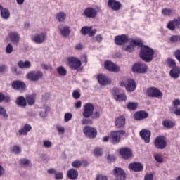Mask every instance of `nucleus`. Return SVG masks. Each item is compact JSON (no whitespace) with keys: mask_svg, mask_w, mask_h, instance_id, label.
<instances>
[{"mask_svg":"<svg viewBox=\"0 0 180 180\" xmlns=\"http://www.w3.org/2000/svg\"><path fill=\"white\" fill-rule=\"evenodd\" d=\"M56 70L58 74L61 75V77H65V75H67V70H65V68H64L63 66L58 67Z\"/></svg>","mask_w":180,"mask_h":180,"instance_id":"38","label":"nucleus"},{"mask_svg":"<svg viewBox=\"0 0 180 180\" xmlns=\"http://www.w3.org/2000/svg\"><path fill=\"white\" fill-rule=\"evenodd\" d=\"M25 99L30 106H33L36 102V98L33 95L26 96Z\"/></svg>","mask_w":180,"mask_h":180,"instance_id":"35","label":"nucleus"},{"mask_svg":"<svg viewBox=\"0 0 180 180\" xmlns=\"http://www.w3.org/2000/svg\"><path fill=\"white\" fill-rule=\"evenodd\" d=\"M167 27L169 29V30H175V29H176L175 20L169 21V22L167 23Z\"/></svg>","mask_w":180,"mask_h":180,"instance_id":"40","label":"nucleus"},{"mask_svg":"<svg viewBox=\"0 0 180 180\" xmlns=\"http://www.w3.org/2000/svg\"><path fill=\"white\" fill-rule=\"evenodd\" d=\"M16 103L18 106H22V108L27 105L26 103V98H25L23 96L18 97L16 100Z\"/></svg>","mask_w":180,"mask_h":180,"instance_id":"36","label":"nucleus"},{"mask_svg":"<svg viewBox=\"0 0 180 180\" xmlns=\"http://www.w3.org/2000/svg\"><path fill=\"white\" fill-rule=\"evenodd\" d=\"M82 165V161L81 160H75L72 162V167H73V168H80Z\"/></svg>","mask_w":180,"mask_h":180,"instance_id":"46","label":"nucleus"},{"mask_svg":"<svg viewBox=\"0 0 180 180\" xmlns=\"http://www.w3.org/2000/svg\"><path fill=\"white\" fill-rule=\"evenodd\" d=\"M114 98L115 101L118 102H124L126 101V99H127V97L126 96V94H115L114 93Z\"/></svg>","mask_w":180,"mask_h":180,"instance_id":"33","label":"nucleus"},{"mask_svg":"<svg viewBox=\"0 0 180 180\" xmlns=\"http://www.w3.org/2000/svg\"><path fill=\"white\" fill-rule=\"evenodd\" d=\"M139 136L145 141V143H148L151 141V131L147 129H142L139 132Z\"/></svg>","mask_w":180,"mask_h":180,"instance_id":"12","label":"nucleus"},{"mask_svg":"<svg viewBox=\"0 0 180 180\" xmlns=\"http://www.w3.org/2000/svg\"><path fill=\"white\" fill-rule=\"evenodd\" d=\"M146 94L149 98H158V99L162 98V92L156 87L147 89Z\"/></svg>","mask_w":180,"mask_h":180,"instance_id":"8","label":"nucleus"},{"mask_svg":"<svg viewBox=\"0 0 180 180\" xmlns=\"http://www.w3.org/2000/svg\"><path fill=\"white\" fill-rule=\"evenodd\" d=\"M94 110H95V106L91 103H86L83 107L82 116L84 117L82 120V124H92V120L89 119L94 115Z\"/></svg>","mask_w":180,"mask_h":180,"instance_id":"2","label":"nucleus"},{"mask_svg":"<svg viewBox=\"0 0 180 180\" xmlns=\"http://www.w3.org/2000/svg\"><path fill=\"white\" fill-rule=\"evenodd\" d=\"M20 167H24V168L30 167V160H29L27 159H21V160H20Z\"/></svg>","mask_w":180,"mask_h":180,"instance_id":"39","label":"nucleus"},{"mask_svg":"<svg viewBox=\"0 0 180 180\" xmlns=\"http://www.w3.org/2000/svg\"><path fill=\"white\" fill-rule=\"evenodd\" d=\"M83 133L87 139H95L98 136V130L91 126H84Z\"/></svg>","mask_w":180,"mask_h":180,"instance_id":"6","label":"nucleus"},{"mask_svg":"<svg viewBox=\"0 0 180 180\" xmlns=\"http://www.w3.org/2000/svg\"><path fill=\"white\" fill-rule=\"evenodd\" d=\"M80 32L83 36H86V34H89V37H92L94 34H96V29L92 30V27L84 26L82 27Z\"/></svg>","mask_w":180,"mask_h":180,"instance_id":"16","label":"nucleus"},{"mask_svg":"<svg viewBox=\"0 0 180 180\" xmlns=\"http://www.w3.org/2000/svg\"><path fill=\"white\" fill-rule=\"evenodd\" d=\"M68 63L69 64V67L70 70H78L81 65H82V63L81 60L78 59L77 57H70L68 58Z\"/></svg>","mask_w":180,"mask_h":180,"instance_id":"7","label":"nucleus"},{"mask_svg":"<svg viewBox=\"0 0 180 180\" xmlns=\"http://www.w3.org/2000/svg\"><path fill=\"white\" fill-rule=\"evenodd\" d=\"M129 36L126 34L117 35L115 38V43L117 46H123L126 43H129Z\"/></svg>","mask_w":180,"mask_h":180,"instance_id":"10","label":"nucleus"},{"mask_svg":"<svg viewBox=\"0 0 180 180\" xmlns=\"http://www.w3.org/2000/svg\"><path fill=\"white\" fill-rule=\"evenodd\" d=\"M75 50H82L84 49V45L82 43L76 44L75 47Z\"/></svg>","mask_w":180,"mask_h":180,"instance_id":"63","label":"nucleus"},{"mask_svg":"<svg viewBox=\"0 0 180 180\" xmlns=\"http://www.w3.org/2000/svg\"><path fill=\"white\" fill-rule=\"evenodd\" d=\"M134 117L135 120H144V119L148 117V112L143 110L137 111L134 114Z\"/></svg>","mask_w":180,"mask_h":180,"instance_id":"24","label":"nucleus"},{"mask_svg":"<svg viewBox=\"0 0 180 180\" xmlns=\"http://www.w3.org/2000/svg\"><path fill=\"white\" fill-rule=\"evenodd\" d=\"M58 30L63 37H68L70 33H71V30L68 26L61 27V25H60Z\"/></svg>","mask_w":180,"mask_h":180,"instance_id":"28","label":"nucleus"},{"mask_svg":"<svg viewBox=\"0 0 180 180\" xmlns=\"http://www.w3.org/2000/svg\"><path fill=\"white\" fill-rule=\"evenodd\" d=\"M9 37L12 43L18 44L20 40V35L16 32H13L9 34Z\"/></svg>","mask_w":180,"mask_h":180,"instance_id":"30","label":"nucleus"},{"mask_svg":"<svg viewBox=\"0 0 180 180\" xmlns=\"http://www.w3.org/2000/svg\"><path fill=\"white\" fill-rule=\"evenodd\" d=\"M154 145L158 150H164L167 147V141L164 136H158L155 139Z\"/></svg>","mask_w":180,"mask_h":180,"instance_id":"9","label":"nucleus"},{"mask_svg":"<svg viewBox=\"0 0 180 180\" xmlns=\"http://www.w3.org/2000/svg\"><path fill=\"white\" fill-rule=\"evenodd\" d=\"M137 106H139L137 103H129L127 108L129 109V110H136L137 109Z\"/></svg>","mask_w":180,"mask_h":180,"instance_id":"44","label":"nucleus"},{"mask_svg":"<svg viewBox=\"0 0 180 180\" xmlns=\"http://www.w3.org/2000/svg\"><path fill=\"white\" fill-rule=\"evenodd\" d=\"M143 40L141 39H129V46H132V47H134L136 46H138V47H141L143 46Z\"/></svg>","mask_w":180,"mask_h":180,"instance_id":"32","label":"nucleus"},{"mask_svg":"<svg viewBox=\"0 0 180 180\" xmlns=\"http://www.w3.org/2000/svg\"><path fill=\"white\" fill-rule=\"evenodd\" d=\"M63 178H64L63 172H58V173L56 172L55 174V179H56V180H61V179H63Z\"/></svg>","mask_w":180,"mask_h":180,"instance_id":"53","label":"nucleus"},{"mask_svg":"<svg viewBox=\"0 0 180 180\" xmlns=\"http://www.w3.org/2000/svg\"><path fill=\"white\" fill-rule=\"evenodd\" d=\"M65 122H70V120H71V119H72V114L70 113V112H66L65 114Z\"/></svg>","mask_w":180,"mask_h":180,"instance_id":"54","label":"nucleus"},{"mask_svg":"<svg viewBox=\"0 0 180 180\" xmlns=\"http://www.w3.org/2000/svg\"><path fill=\"white\" fill-rule=\"evenodd\" d=\"M0 115L6 117V119L8 117V114H6V110H5V108L2 106H0Z\"/></svg>","mask_w":180,"mask_h":180,"instance_id":"52","label":"nucleus"},{"mask_svg":"<svg viewBox=\"0 0 180 180\" xmlns=\"http://www.w3.org/2000/svg\"><path fill=\"white\" fill-rule=\"evenodd\" d=\"M154 158L157 161V162H159V163H161L164 161V158H162V155L160 154L155 155Z\"/></svg>","mask_w":180,"mask_h":180,"instance_id":"49","label":"nucleus"},{"mask_svg":"<svg viewBox=\"0 0 180 180\" xmlns=\"http://www.w3.org/2000/svg\"><path fill=\"white\" fill-rule=\"evenodd\" d=\"M129 169L134 172H141L144 169V165L140 162H134L129 165Z\"/></svg>","mask_w":180,"mask_h":180,"instance_id":"17","label":"nucleus"},{"mask_svg":"<svg viewBox=\"0 0 180 180\" xmlns=\"http://www.w3.org/2000/svg\"><path fill=\"white\" fill-rule=\"evenodd\" d=\"M126 125V117L123 115L115 118V126L116 129H123Z\"/></svg>","mask_w":180,"mask_h":180,"instance_id":"18","label":"nucleus"},{"mask_svg":"<svg viewBox=\"0 0 180 180\" xmlns=\"http://www.w3.org/2000/svg\"><path fill=\"white\" fill-rule=\"evenodd\" d=\"M1 16L3 19L8 20L11 18V12L8 8H4L2 5L0 4Z\"/></svg>","mask_w":180,"mask_h":180,"instance_id":"29","label":"nucleus"},{"mask_svg":"<svg viewBox=\"0 0 180 180\" xmlns=\"http://www.w3.org/2000/svg\"><path fill=\"white\" fill-rule=\"evenodd\" d=\"M94 154L95 157H101L102 154H103V150L101 148H96L94 149Z\"/></svg>","mask_w":180,"mask_h":180,"instance_id":"41","label":"nucleus"},{"mask_svg":"<svg viewBox=\"0 0 180 180\" xmlns=\"http://www.w3.org/2000/svg\"><path fill=\"white\" fill-rule=\"evenodd\" d=\"M78 175V171L74 168L70 169L67 172V177L70 180L77 179Z\"/></svg>","mask_w":180,"mask_h":180,"instance_id":"26","label":"nucleus"},{"mask_svg":"<svg viewBox=\"0 0 180 180\" xmlns=\"http://www.w3.org/2000/svg\"><path fill=\"white\" fill-rule=\"evenodd\" d=\"M120 154L124 160H129V158L133 157V152H131V150L127 147L122 148L120 150Z\"/></svg>","mask_w":180,"mask_h":180,"instance_id":"14","label":"nucleus"},{"mask_svg":"<svg viewBox=\"0 0 180 180\" xmlns=\"http://www.w3.org/2000/svg\"><path fill=\"white\" fill-rule=\"evenodd\" d=\"M43 72L40 70H32L26 75L27 79H29L32 82H37L40 79H43Z\"/></svg>","mask_w":180,"mask_h":180,"instance_id":"4","label":"nucleus"},{"mask_svg":"<svg viewBox=\"0 0 180 180\" xmlns=\"http://www.w3.org/2000/svg\"><path fill=\"white\" fill-rule=\"evenodd\" d=\"M108 6L110 9H112V11H120V8H122V4L120 1H117L116 0H108Z\"/></svg>","mask_w":180,"mask_h":180,"instance_id":"19","label":"nucleus"},{"mask_svg":"<svg viewBox=\"0 0 180 180\" xmlns=\"http://www.w3.org/2000/svg\"><path fill=\"white\" fill-rule=\"evenodd\" d=\"M101 116V114L99 113V112L96 111L94 113L93 112L92 115L91 116V117L92 119H98V117Z\"/></svg>","mask_w":180,"mask_h":180,"instance_id":"59","label":"nucleus"},{"mask_svg":"<svg viewBox=\"0 0 180 180\" xmlns=\"http://www.w3.org/2000/svg\"><path fill=\"white\" fill-rule=\"evenodd\" d=\"M46 36L47 34L46 32H41V34H36L33 37V41L37 44H41V43H44Z\"/></svg>","mask_w":180,"mask_h":180,"instance_id":"22","label":"nucleus"},{"mask_svg":"<svg viewBox=\"0 0 180 180\" xmlns=\"http://www.w3.org/2000/svg\"><path fill=\"white\" fill-rule=\"evenodd\" d=\"M11 86L13 89L25 91L26 89V84L20 80H15L12 82Z\"/></svg>","mask_w":180,"mask_h":180,"instance_id":"20","label":"nucleus"},{"mask_svg":"<svg viewBox=\"0 0 180 180\" xmlns=\"http://www.w3.org/2000/svg\"><path fill=\"white\" fill-rule=\"evenodd\" d=\"M97 80L98 81V83L100 84V85H109V84H111V82L109 79V77H108V76H105L103 74L98 75Z\"/></svg>","mask_w":180,"mask_h":180,"instance_id":"23","label":"nucleus"},{"mask_svg":"<svg viewBox=\"0 0 180 180\" xmlns=\"http://www.w3.org/2000/svg\"><path fill=\"white\" fill-rule=\"evenodd\" d=\"M13 153H15V154H19V153H20V151H22V150L20 149V147H19L18 146H14L13 147Z\"/></svg>","mask_w":180,"mask_h":180,"instance_id":"58","label":"nucleus"},{"mask_svg":"<svg viewBox=\"0 0 180 180\" xmlns=\"http://www.w3.org/2000/svg\"><path fill=\"white\" fill-rule=\"evenodd\" d=\"M18 66L19 68H21V70H25V68L29 69L32 67V63L29 60H25V62L23 60H20L18 63Z\"/></svg>","mask_w":180,"mask_h":180,"instance_id":"31","label":"nucleus"},{"mask_svg":"<svg viewBox=\"0 0 180 180\" xmlns=\"http://www.w3.org/2000/svg\"><path fill=\"white\" fill-rule=\"evenodd\" d=\"M72 97L74 98V99H79V98H81V94L79 93V91L75 90L72 92Z\"/></svg>","mask_w":180,"mask_h":180,"instance_id":"51","label":"nucleus"},{"mask_svg":"<svg viewBox=\"0 0 180 180\" xmlns=\"http://www.w3.org/2000/svg\"><path fill=\"white\" fill-rule=\"evenodd\" d=\"M115 178H120V180H126V173L120 167H115L113 170Z\"/></svg>","mask_w":180,"mask_h":180,"instance_id":"21","label":"nucleus"},{"mask_svg":"<svg viewBox=\"0 0 180 180\" xmlns=\"http://www.w3.org/2000/svg\"><path fill=\"white\" fill-rule=\"evenodd\" d=\"M174 56L177 60V61L180 63V50L179 49H177L174 51Z\"/></svg>","mask_w":180,"mask_h":180,"instance_id":"57","label":"nucleus"},{"mask_svg":"<svg viewBox=\"0 0 180 180\" xmlns=\"http://www.w3.org/2000/svg\"><path fill=\"white\" fill-rule=\"evenodd\" d=\"M173 105H174V108H178V106H180V100L174 99L173 101Z\"/></svg>","mask_w":180,"mask_h":180,"instance_id":"60","label":"nucleus"},{"mask_svg":"<svg viewBox=\"0 0 180 180\" xmlns=\"http://www.w3.org/2000/svg\"><path fill=\"white\" fill-rule=\"evenodd\" d=\"M174 23L176 24V27L180 29V18L174 19Z\"/></svg>","mask_w":180,"mask_h":180,"instance_id":"64","label":"nucleus"},{"mask_svg":"<svg viewBox=\"0 0 180 180\" xmlns=\"http://www.w3.org/2000/svg\"><path fill=\"white\" fill-rule=\"evenodd\" d=\"M51 146H53V143H51V141L49 140L44 141V147H45V148H50Z\"/></svg>","mask_w":180,"mask_h":180,"instance_id":"55","label":"nucleus"},{"mask_svg":"<svg viewBox=\"0 0 180 180\" xmlns=\"http://www.w3.org/2000/svg\"><path fill=\"white\" fill-rule=\"evenodd\" d=\"M104 68L110 72H119L120 70L119 67L110 60H107L104 63Z\"/></svg>","mask_w":180,"mask_h":180,"instance_id":"11","label":"nucleus"},{"mask_svg":"<svg viewBox=\"0 0 180 180\" xmlns=\"http://www.w3.org/2000/svg\"><path fill=\"white\" fill-rule=\"evenodd\" d=\"M56 129L60 134H64V133H65V129L64 128V127L56 125Z\"/></svg>","mask_w":180,"mask_h":180,"instance_id":"56","label":"nucleus"},{"mask_svg":"<svg viewBox=\"0 0 180 180\" xmlns=\"http://www.w3.org/2000/svg\"><path fill=\"white\" fill-rule=\"evenodd\" d=\"M162 126H164L166 129H172V127L175 126V123L171 120H165L162 121Z\"/></svg>","mask_w":180,"mask_h":180,"instance_id":"34","label":"nucleus"},{"mask_svg":"<svg viewBox=\"0 0 180 180\" xmlns=\"http://www.w3.org/2000/svg\"><path fill=\"white\" fill-rule=\"evenodd\" d=\"M122 50H124V51H127L128 53H133V51H134V47L133 46L128 45L122 46Z\"/></svg>","mask_w":180,"mask_h":180,"instance_id":"48","label":"nucleus"},{"mask_svg":"<svg viewBox=\"0 0 180 180\" xmlns=\"http://www.w3.org/2000/svg\"><path fill=\"white\" fill-rule=\"evenodd\" d=\"M67 18V14L64 12H59L56 15V19L58 22H65V19Z\"/></svg>","mask_w":180,"mask_h":180,"instance_id":"37","label":"nucleus"},{"mask_svg":"<svg viewBox=\"0 0 180 180\" xmlns=\"http://www.w3.org/2000/svg\"><path fill=\"white\" fill-rule=\"evenodd\" d=\"M96 180H108V177L103 175H98L96 176Z\"/></svg>","mask_w":180,"mask_h":180,"instance_id":"62","label":"nucleus"},{"mask_svg":"<svg viewBox=\"0 0 180 180\" xmlns=\"http://www.w3.org/2000/svg\"><path fill=\"white\" fill-rule=\"evenodd\" d=\"M13 51V46H12V44H8L7 46L6 47V53L7 54H11Z\"/></svg>","mask_w":180,"mask_h":180,"instance_id":"50","label":"nucleus"},{"mask_svg":"<svg viewBox=\"0 0 180 180\" xmlns=\"http://www.w3.org/2000/svg\"><path fill=\"white\" fill-rule=\"evenodd\" d=\"M32 130V126L29 124H25L22 128H20L17 133V136H27V133Z\"/></svg>","mask_w":180,"mask_h":180,"instance_id":"25","label":"nucleus"},{"mask_svg":"<svg viewBox=\"0 0 180 180\" xmlns=\"http://www.w3.org/2000/svg\"><path fill=\"white\" fill-rule=\"evenodd\" d=\"M171 43H178L180 42V36L179 35H173L169 38Z\"/></svg>","mask_w":180,"mask_h":180,"instance_id":"45","label":"nucleus"},{"mask_svg":"<svg viewBox=\"0 0 180 180\" xmlns=\"http://www.w3.org/2000/svg\"><path fill=\"white\" fill-rule=\"evenodd\" d=\"M124 86L127 92H134V91H136V88H137V84H136V81H134V79H128Z\"/></svg>","mask_w":180,"mask_h":180,"instance_id":"15","label":"nucleus"},{"mask_svg":"<svg viewBox=\"0 0 180 180\" xmlns=\"http://www.w3.org/2000/svg\"><path fill=\"white\" fill-rule=\"evenodd\" d=\"M153 174H147L144 177V180H153Z\"/></svg>","mask_w":180,"mask_h":180,"instance_id":"61","label":"nucleus"},{"mask_svg":"<svg viewBox=\"0 0 180 180\" xmlns=\"http://www.w3.org/2000/svg\"><path fill=\"white\" fill-rule=\"evenodd\" d=\"M172 12H174V11L171 8H166L162 10V13L164 16H171V15H172Z\"/></svg>","mask_w":180,"mask_h":180,"instance_id":"42","label":"nucleus"},{"mask_svg":"<svg viewBox=\"0 0 180 180\" xmlns=\"http://www.w3.org/2000/svg\"><path fill=\"white\" fill-rule=\"evenodd\" d=\"M4 101L8 103V102H10L11 98L8 96L4 95L2 93H0V103L1 102H4Z\"/></svg>","mask_w":180,"mask_h":180,"instance_id":"43","label":"nucleus"},{"mask_svg":"<svg viewBox=\"0 0 180 180\" xmlns=\"http://www.w3.org/2000/svg\"><path fill=\"white\" fill-rule=\"evenodd\" d=\"M132 72H136V74H146L148 71V66L143 62H138L133 65Z\"/></svg>","mask_w":180,"mask_h":180,"instance_id":"5","label":"nucleus"},{"mask_svg":"<svg viewBox=\"0 0 180 180\" xmlns=\"http://www.w3.org/2000/svg\"><path fill=\"white\" fill-rule=\"evenodd\" d=\"M126 134V131L124 130H118L112 131L110 134V141L112 144H119L122 140V136Z\"/></svg>","mask_w":180,"mask_h":180,"instance_id":"3","label":"nucleus"},{"mask_svg":"<svg viewBox=\"0 0 180 180\" xmlns=\"http://www.w3.org/2000/svg\"><path fill=\"white\" fill-rule=\"evenodd\" d=\"M154 49L151 47L144 45L143 43L141 45L139 57L145 63H151L154 58Z\"/></svg>","mask_w":180,"mask_h":180,"instance_id":"1","label":"nucleus"},{"mask_svg":"<svg viewBox=\"0 0 180 180\" xmlns=\"http://www.w3.org/2000/svg\"><path fill=\"white\" fill-rule=\"evenodd\" d=\"M169 75L170 77H172V78H174V79H177V78H179L180 68L179 66H176V68H172L169 72Z\"/></svg>","mask_w":180,"mask_h":180,"instance_id":"27","label":"nucleus"},{"mask_svg":"<svg viewBox=\"0 0 180 180\" xmlns=\"http://www.w3.org/2000/svg\"><path fill=\"white\" fill-rule=\"evenodd\" d=\"M168 66L169 68H176V63L174 59H168L167 62Z\"/></svg>","mask_w":180,"mask_h":180,"instance_id":"47","label":"nucleus"},{"mask_svg":"<svg viewBox=\"0 0 180 180\" xmlns=\"http://www.w3.org/2000/svg\"><path fill=\"white\" fill-rule=\"evenodd\" d=\"M84 13L86 18H89V19H94L96 18L98 11L92 7H88L84 9Z\"/></svg>","mask_w":180,"mask_h":180,"instance_id":"13","label":"nucleus"}]
</instances>
